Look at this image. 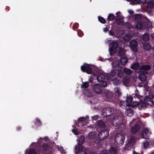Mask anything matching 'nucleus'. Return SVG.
Wrapping results in <instances>:
<instances>
[{"label": "nucleus", "instance_id": "1", "mask_svg": "<svg viewBox=\"0 0 154 154\" xmlns=\"http://www.w3.org/2000/svg\"><path fill=\"white\" fill-rule=\"evenodd\" d=\"M134 96L135 97L139 99L140 101H139L140 102L134 101L133 103H135L134 106H138L140 110H142L144 108L146 107L147 106L149 105L148 103L145 102V101L140 100V98L141 97L140 95L136 94ZM132 105V106H134V105Z\"/></svg>", "mask_w": 154, "mask_h": 154}, {"label": "nucleus", "instance_id": "2", "mask_svg": "<svg viewBox=\"0 0 154 154\" xmlns=\"http://www.w3.org/2000/svg\"><path fill=\"white\" fill-rule=\"evenodd\" d=\"M119 45V43L117 42L114 41L109 44V50L111 56L114 55L116 53Z\"/></svg>", "mask_w": 154, "mask_h": 154}, {"label": "nucleus", "instance_id": "3", "mask_svg": "<svg viewBox=\"0 0 154 154\" xmlns=\"http://www.w3.org/2000/svg\"><path fill=\"white\" fill-rule=\"evenodd\" d=\"M107 79L108 77L103 73L99 74L97 77L98 81L100 82V84L104 87H106L107 85Z\"/></svg>", "mask_w": 154, "mask_h": 154}, {"label": "nucleus", "instance_id": "4", "mask_svg": "<svg viewBox=\"0 0 154 154\" xmlns=\"http://www.w3.org/2000/svg\"><path fill=\"white\" fill-rule=\"evenodd\" d=\"M117 119H116L114 118L112 121V124L114 126H118L120 123L123 122L125 119V117L122 112H121L117 116Z\"/></svg>", "mask_w": 154, "mask_h": 154}, {"label": "nucleus", "instance_id": "5", "mask_svg": "<svg viewBox=\"0 0 154 154\" xmlns=\"http://www.w3.org/2000/svg\"><path fill=\"white\" fill-rule=\"evenodd\" d=\"M125 136L121 134H117L115 138V142L117 145L122 146L124 143Z\"/></svg>", "mask_w": 154, "mask_h": 154}, {"label": "nucleus", "instance_id": "6", "mask_svg": "<svg viewBox=\"0 0 154 154\" xmlns=\"http://www.w3.org/2000/svg\"><path fill=\"white\" fill-rule=\"evenodd\" d=\"M109 131L108 129H105L100 132L98 135V139L100 140L106 139L109 136Z\"/></svg>", "mask_w": 154, "mask_h": 154}, {"label": "nucleus", "instance_id": "7", "mask_svg": "<svg viewBox=\"0 0 154 154\" xmlns=\"http://www.w3.org/2000/svg\"><path fill=\"white\" fill-rule=\"evenodd\" d=\"M81 70L83 72H86L88 74H91L93 72L92 68L89 65L85 63L81 67Z\"/></svg>", "mask_w": 154, "mask_h": 154}, {"label": "nucleus", "instance_id": "8", "mask_svg": "<svg viewBox=\"0 0 154 154\" xmlns=\"http://www.w3.org/2000/svg\"><path fill=\"white\" fill-rule=\"evenodd\" d=\"M49 147L50 146L47 143H43L42 146L38 149L37 152L39 154H45Z\"/></svg>", "mask_w": 154, "mask_h": 154}, {"label": "nucleus", "instance_id": "9", "mask_svg": "<svg viewBox=\"0 0 154 154\" xmlns=\"http://www.w3.org/2000/svg\"><path fill=\"white\" fill-rule=\"evenodd\" d=\"M134 39L131 41L130 42V47L133 52L136 53L138 51V50L137 48V42L134 40L135 39Z\"/></svg>", "mask_w": 154, "mask_h": 154}, {"label": "nucleus", "instance_id": "10", "mask_svg": "<svg viewBox=\"0 0 154 154\" xmlns=\"http://www.w3.org/2000/svg\"><path fill=\"white\" fill-rule=\"evenodd\" d=\"M114 110L113 108L109 107H106L104 111H103L102 115L104 117H108L113 114Z\"/></svg>", "mask_w": 154, "mask_h": 154}, {"label": "nucleus", "instance_id": "11", "mask_svg": "<svg viewBox=\"0 0 154 154\" xmlns=\"http://www.w3.org/2000/svg\"><path fill=\"white\" fill-rule=\"evenodd\" d=\"M102 86L101 84H96L93 86V90L96 93L100 94L103 91Z\"/></svg>", "mask_w": 154, "mask_h": 154}, {"label": "nucleus", "instance_id": "12", "mask_svg": "<svg viewBox=\"0 0 154 154\" xmlns=\"http://www.w3.org/2000/svg\"><path fill=\"white\" fill-rule=\"evenodd\" d=\"M83 147L81 146H79V147L75 146V154H87L86 151L83 149Z\"/></svg>", "mask_w": 154, "mask_h": 154}, {"label": "nucleus", "instance_id": "13", "mask_svg": "<svg viewBox=\"0 0 154 154\" xmlns=\"http://www.w3.org/2000/svg\"><path fill=\"white\" fill-rule=\"evenodd\" d=\"M140 126L138 124H136L131 129V132L132 133L135 134L137 132L140 130Z\"/></svg>", "mask_w": 154, "mask_h": 154}, {"label": "nucleus", "instance_id": "14", "mask_svg": "<svg viewBox=\"0 0 154 154\" xmlns=\"http://www.w3.org/2000/svg\"><path fill=\"white\" fill-rule=\"evenodd\" d=\"M115 20L118 25L123 26L124 24V21L123 18L120 15L116 16Z\"/></svg>", "mask_w": 154, "mask_h": 154}, {"label": "nucleus", "instance_id": "15", "mask_svg": "<svg viewBox=\"0 0 154 154\" xmlns=\"http://www.w3.org/2000/svg\"><path fill=\"white\" fill-rule=\"evenodd\" d=\"M149 131L147 128H144L142 131L141 133V137L142 138L147 139L149 137L148 135L149 133Z\"/></svg>", "mask_w": 154, "mask_h": 154}, {"label": "nucleus", "instance_id": "16", "mask_svg": "<svg viewBox=\"0 0 154 154\" xmlns=\"http://www.w3.org/2000/svg\"><path fill=\"white\" fill-rule=\"evenodd\" d=\"M85 140V137L83 135L80 136L79 138L78 143L75 146H77L78 147H79L80 146H83L82 144L83 143Z\"/></svg>", "mask_w": 154, "mask_h": 154}, {"label": "nucleus", "instance_id": "17", "mask_svg": "<svg viewBox=\"0 0 154 154\" xmlns=\"http://www.w3.org/2000/svg\"><path fill=\"white\" fill-rule=\"evenodd\" d=\"M146 23L141 21L137 23L135 28L137 29H142L144 28L146 26Z\"/></svg>", "mask_w": 154, "mask_h": 154}, {"label": "nucleus", "instance_id": "18", "mask_svg": "<svg viewBox=\"0 0 154 154\" xmlns=\"http://www.w3.org/2000/svg\"><path fill=\"white\" fill-rule=\"evenodd\" d=\"M128 59L125 56L121 57L120 59V62L123 66L126 65L128 63Z\"/></svg>", "mask_w": 154, "mask_h": 154}, {"label": "nucleus", "instance_id": "19", "mask_svg": "<svg viewBox=\"0 0 154 154\" xmlns=\"http://www.w3.org/2000/svg\"><path fill=\"white\" fill-rule=\"evenodd\" d=\"M126 125L125 123H122L120 124V125L119 126L118 129V130L119 131L123 133L125 131L126 129Z\"/></svg>", "mask_w": 154, "mask_h": 154}, {"label": "nucleus", "instance_id": "20", "mask_svg": "<svg viewBox=\"0 0 154 154\" xmlns=\"http://www.w3.org/2000/svg\"><path fill=\"white\" fill-rule=\"evenodd\" d=\"M98 125L100 128H102L106 127V124L104 121L103 120H100L98 122Z\"/></svg>", "mask_w": 154, "mask_h": 154}, {"label": "nucleus", "instance_id": "21", "mask_svg": "<svg viewBox=\"0 0 154 154\" xmlns=\"http://www.w3.org/2000/svg\"><path fill=\"white\" fill-rule=\"evenodd\" d=\"M154 98V96L153 95H150L149 96H146L145 97V98L143 99V101H145V102H147V101L149 102H152L153 101V99Z\"/></svg>", "mask_w": 154, "mask_h": 154}, {"label": "nucleus", "instance_id": "22", "mask_svg": "<svg viewBox=\"0 0 154 154\" xmlns=\"http://www.w3.org/2000/svg\"><path fill=\"white\" fill-rule=\"evenodd\" d=\"M140 65L138 63L136 62L134 63L131 66V68L133 69L137 70L138 69Z\"/></svg>", "mask_w": 154, "mask_h": 154}, {"label": "nucleus", "instance_id": "23", "mask_svg": "<svg viewBox=\"0 0 154 154\" xmlns=\"http://www.w3.org/2000/svg\"><path fill=\"white\" fill-rule=\"evenodd\" d=\"M140 68L142 70L148 71L151 69V67L149 65H143L141 66L140 67Z\"/></svg>", "mask_w": 154, "mask_h": 154}, {"label": "nucleus", "instance_id": "24", "mask_svg": "<svg viewBox=\"0 0 154 154\" xmlns=\"http://www.w3.org/2000/svg\"><path fill=\"white\" fill-rule=\"evenodd\" d=\"M86 120V119L84 117H81L78 120V122L79 123V124L81 125L82 124V126L84 125L82 123H84Z\"/></svg>", "mask_w": 154, "mask_h": 154}, {"label": "nucleus", "instance_id": "25", "mask_svg": "<svg viewBox=\"0 0 154 154\" xmlns=\"http://www.w3.org/2000/svg\"><path fill=\"white\" fill-rule=\"evenodd\" d=\"M134 19L137 23L140 22L142 19L141 16L138 14H136L134 15Z\"/></svg>", "mask_w": 154, "mask_h": 154}, {"label": "nucleus", "instance_id": "26", "mask_svg": "<svg viewBox=\"0 0 154 154\" xmlns=\"http://www.w3.org/2000/svg\"><path fill=\"white\" fill-rule=\"evenodd\" d=\"M143 46L144 48L147 50H149L151 48V46L150 44L147 42L144 43L143 44Z\"/></svg>", "mask_w": 154, "mask_h": 154}, {"label": "nucleus", "instance_id": "27", "mask_svg": "<svg viewBox=\"0 0 154 154\" xmlns=\"http://www.w3.org/2000/svg\"><path fill=\"white\" fill-rule=\"evenodd\" d=\"M119 56H123L125 55V52L123 48L122 47H120L119 48Z\"/></svg>", "mask_w": 154, "mask_h": 154}, {"label": "nucleus", "instance_id": "28", "mask_svg": "<svg viewBox=\"0 0 154 154\" xmlns=\"http://www.w3.org/2000/svg\"><path fill=\"white\" fill-rule=\"evenodd\" d=\"M108 153L109 154H116V149L115 147H111L108 151Z\"/></svg>", "mask_w": 154, "mask_h": 154}, {"label": "nucleus", "instance_id": "29", "mask_svg": "<svg viewBox=\"0 0 154 154\" xmlns=\"http://www.w3.org/2000/svg\"><path fill=\"white\" fill-rule=\"evenodd\" d=\"M115 17L113 14H110L108 15L107 20L109 21H112L114 20L115 18Z\"/></svg>", "mask_w": 154, "mask_h": 154}, {"label": "nucleus", "instance_id": "30", "mask_svg": "<svg viewBox=\"0 0 154 154\" xmlns=\"http://www.w3.org/2000/svg\"><path fill=\"white\" fill-rule=\"evenodd\" d=\"M154 6V2L152 1H150L148 2L147 7L149 8H152Z\"/></svg>", "mask_w": 154, "mask_h": 154}, {"label": "nucleus", "instance_id": "31", "mask_svg": "<svg viewBox=\"0 0 154 154\" xmlns=\"http://www.w3.org/2000/svg\"><path fill=\"white\" fill-rule=\"evenodd\" d=\"M123 72L128 75H130L132 73V71L130 69L126 68L124 69Z\"/></svg>", "mask_w": 154, "mask_h": 154}, {"label": "nucleus", "instance_id": "32", "mask_svg": "<svg viewBox=\"0 0 154 154\" xmlns=\"http://www.w3.org/2000/svg\"><path fill=\"white\" fill-rule=\"evenodd\" d=\"M89 86V83L88 82H86L83 83L81 85V87L82 88H88Z\"/></svg>", "mask_w": 154, "mask_h": 154}, {"label": "nucleus", "instance_id": "33", "mask_svg": "<svg viewBox=\"0 0 154 154\" xmlns=\"http://www.w3.org/2000/svg\"><path fill=\"white\" fill-rule=\"evenodd\" d=\"M115 69L116 70L119 71L123 69L122 67V66L120 64H119V63H118L116 66H115Z\"/></svg>", "mask_w": 154, "mask_h": 154}, {"label": "nucleus", "instance_id": "34", "mask_svg": "<svg viewBox=\"0 0 154 154\" xmlns=\"http://www.w3.org/2000/svg\"><path fill=\"white\" fill-rule=\"evenodd\" d=\"M98 19L99 21L101 23L103 24H105L106 22V21L105 19L101 16H98Z\"/></svg>", "mask_w": 154, "mask_h": 154}, {"label": "nucleus", "instance_id": "35", "mask_svg": "<svg viewBox=\"0 0 154 154\" xmlns=\"http://www.w3.org/2000/svg\"><path fill=\"white\" fill-rule=\"evenodd\" d=\"M134 113V110L132 109H130L127 111V115H129V116H132Z\"/></svg>", "mask_w": 154, "mask_h": 154}, {"label": "nucleus", "instance_id": "36", "mask_svg": "<svg viewBox=\"0 0 154 154\" xmlns=\"http://www.w3.org/2000/svg\"><path fill=\"white\" fill-rule=\"evenodd\" d=\"M28 154H36V150L34 148H32L29 149Z\"/></svg>", "mask_w": 154, "mask_h": 154}, {"label": "nucleus", "instance_id": "37", "mask_svg": "<svg viewBox=\"0 0 154 154\" xmlns=\"http://www.w3.org/2000/svg\"><path fill=\"white\" fill-rule=\"evenodd\" d=\"M133 98L132 97H127L126 102L127 103H133Z\"/></svg>", "mask_w": 154, "mask_h": 154}, {"label": "nucleus", "instance_id": "38", "mask_svg": "<svg viewBox=\"0 0 154 154\" xmlns=\"http://www.w3.org/2000/svg\"><path fill=\"white\" fill-rule=\"evenodd\" d=\"M125 26L127 29H131L132 28V26L131 24L128 22H126L125 24Z\"/></svg>", "mask_w": 154, "mask_h": 154}, {"label": "nucleus", "instance_id": "39", "mask_svg": "<svg viewBox=\"0 0 154 154\" xmlns=\"http://www.w3.org/2000/svg\"><path fill=\"white\" fill-rule=\"evenodd\" d=\"M124 72L123 70L122 69L119 71L118 73V76L120 77H122L124 75Z\"/></svg>", "mask_w": 154, "mask_h": 154}, {"label": "nucleus", "instance_id": "40", "mask_svg": "<svg viewBox=\"0 0 154 154\" xmlns=\"http://www.w3.org/2000/svg\"><path fill=\"white\" fill-rule=\"evenodd\" d=\"M114 91L116 93H117L118 96H120L121 94V93L120 92V91L119 88L116 87L114 89Z\"/></svg>", "mask_w": 154, "mask_h": 154}, {"label": "nucleus", "instance_id": "41", "mask_svg": "<svg viewBox=\"0 0 154 154\" xmlns=\"http://www.w3.org/2000/svg\"><path fill=\"white\" fill-rule=\"evenodd\" d=\"M130 79L128 78H125L123 80V83L124 84H128L129 82Z\"/></svg>", "mask_w": 154, "mask_h": 154}, {"label": "nucleus", "instance_id": "42", "mask_svg": "<svg viewBox=\"0 0 154 154\" xmlns=\"http://www.w3.org/2000/svg\"><path fill=\"white\" fill-rule=\"evenodd\" d=\"M105 97L106 98H111L112 97V94L110 92H107L106 94Z\"/></svg>", "mask_w": 154, "mask_h": 154}, {"label": "nucleus", "instance_id": "43", "mask_svg": "<svg viewBox=\"0 0 154 154\" xmlns=\"http://www.w3.org/2000/svg\"><path fill=\"white\" fill-rule=\"evenodd\" d=\"M116 73V70L114 69H113L111 70L110 72L109 73V75L111 76H114L115 75Z\"/></svg>", "mask_w": 154, "mask_h": 154}, {"label": "nucleus", "instance_id": "44", "mask_svg": "<svg viewBox=\"0 0 154 154\" xmlns=\"http://www.w3.org/2000/svg\"><path fill=\"white\" fill-rule=\"evenodd\" d=\"M77 34L80 37H81L84 35L83 32L80 29L78 30L77 31Z\"/></svg>", "mask_w": 154, "mask_h": 154}, {"label": "nucleus", "instance_id": "45", "mask_svg": "<svg viewBox=\"0 0 154 154\" xmlns=\"http://www.w3.org/2000/svg\"><path fill=\"white\" fill-rule=\"evenodd\" d=\"M79 24L78 23H74L72 26V29L74 30H75L79 26Z\"/></svg>", "mask_w": 154, "mask_h": 154}, {"label": "nucleus", "instance_id": "46", "mask_svg": "<svg viewBox=\"0 0 154 154\" xmlns=\"http://www.w3.org/2000/svg\"><path fill=\"white\" fill-rule=\"evenodd\" d=\"M113 82L115 85H117L119 82V80L117 78H114L113 80Z\"/></svg>", "mask_w": 154, "mask_h": 154}, {"label": "nucleus", "instance_id": "47", "mask_svg": "<svg viewBox=\"0 0 154 154\" xmlns=\"http://www.w3.org/2000/svg\"><path fill=\"white\" fill-rule=\"evenodd\" d=\"M133 1L132 2L133 5H135L139 4L141 0H133Z\"/></svg>", "mask_w": 154, "mask_h": 154}, {"label": "nucleus", "instance_id": "48", "mask_svg": "<svg viewBox=\"0 0 154 154\" xmlns=\"http://www.w3.org/2000/svg\"><path fill=\"white\" fill-rule=\"evenodd\" d=\"M142 38H149L148 34L147 33H144L143 36Z\"/></svg>", "mask_w": 154, "mask_h": 154}, {"label": "nucleus", "instance_id": "49", "mask_svg": "<svg viewBox=\"0 0 154 154\" xmlns=\"http://www.w3.org/2000/svg\"><path fill=\"white\" fill-rule=\"evenodd\" d=\"M149 143L148 141H146L145 142H144L143 143V146L144 148H146L149 145Z\"/></svg>", "mask_w": 154, "mask_h": 154}, {"label": "nucleus", "instance_id": "50", "mask_svg": "<svg viewBox=\"0 0 154 154\" xmlns=\"http://www.w3.org/2000/svg\"><path fill=\"white\" fill-rule=\"evenodd\" d=\"M108 151L106 150H103L100 152V154H108Z\"/></svg>", "mask_w": 154, "mask_h": 154}, {"label": "nucleus", "instance_id": "51", "mask_svg": "<svg viewBox=\"0 0 154 154\" xmlns=\"http://www.w3.org/2000/svg\"><path fill=\"white\" fill-rule=\"evenodd\" d=\"M36 124L38 126H39L41 125V123L40 120L38 119H36Z\"/></svg>", "mask_w": 154, "mask_h": 154}, {"label": "nucleus", "instance_id": "52", "mask_svg": "<svg viewBox=\"0 0 154 154\" xmlns=\"http://www.w3.org/2000/svg\"><path fill=\"white\" fill-rule=\"evenodd\" d=\"M72 132L75 135H77L78 134V131L76 129H73L72 130Z\"/></svg>", "mask_w": 154, "mask_h": 154}, {"label": "nucleus", "instance_id": "53", "mask_svg": "<svg viewBox=\"0 0 154 154\" xmlns=\"http://www.w3.org/2000/svg\"><path fill=\"white\" fill-rule=\"evenodd\" d=\"M142 75L144 76L145 75L144 74H140L138 76L139 79L141 81H144L145 80V79L141 78Z\"/></svg>", "mask_w": 154, "mask_h": 154}, {"label": "nucleus", "instance_id": "54", "mask_svg": "<svg viewBox=\"0 0 154 154\" xmlns=\"http://www.w3.org/2000/svg\"><path fill=\"white\" fill-rule=\"evenodd\" d=\"M99 118V116L98 115H96L92 117V119L93 120H96L97 119Z\"/></svg>", "mask_w": 154, "mask_h": 154}, {"label": "nucleus", "instance_id": "55", "mask_svg": "<svg viewBox=\"0 0 154 154\" xmlns=\"http://www.w3.org/2000/svg\"><path fill=\"white\" fill-rule=\"evenodd\" d=\"M109 34L110 35H114L113 32L111 30L109 31Z\"/></svg>", "mask_w": 154, "mask_h": 154}, {"label": "nucleus", "instance_id": "56", "mask_svg": "<svg viewBox=\"0 0 154 154\" xmlns=\"http://www.w3.org/2000/svg\"><path fill=\"white\" fill-rule=\"evenodd\" d=\"M103 31L105 32H106L108 31V29L107 27H106L103 28Z\"/></svg>", "mask_w": 154, "mask_h": 154}, {"label": "nucleus", "instance_id": "57", "mask_svg": "<svg viewBox=\"0 0 154 154\" xmlns=\"http://www.w3.org/2000/svg\"><path fill=\"white\" fill-rule=\"evenodd\" d=\"M129 13L131 14H132L134 13V11L132 10H129L128 11Z\"/></svg>", "mask_w": 154, "mask_h": 154}, {"label": "nucleus", "instance_id": "58", "mask_svg": "<svg viewBox=\"0 0 154 154\" xmlns=\"http://www.w3.org/2000/svg\"><path fill=\"white\" fill-rule=\"evenodd\" d=\"M120 12H119H119H117L116 13V15H117V16H118L119 15H120Z\"/></svg>", "mask_w": 154, "mask_h": 154}, {"label": "nucleus", "instance_id": "59", "mask_svg": "<svg viewBox=\"0 0 154 154\" xmlns=\"http://www.w3.org/2000/svg\"><path fill=\"white\" fill-rule=\"evenodd\" d=\"M89 80L90 82H91V83H92L93 82V79H89Z\"/></svg>", "mask_w": 154, "mask_h": 154}, {"label": "nucleus", "instance_id": "60", "mask_svg": "<svg viewBox=\"0 0 154 154\" xmlns=\"http://www.w3.org/2000/svg\"><path fill=\"white\" fill-rule=\"evenodd\" d=\"M143 40V41H149V39H142Z\"/></svg>", "mask_w": 154, "mask_h": 154}, {"label": "nucleus", "instance_id": "61", "mask_svg": "<svg viewBox=\"0 0 154 154\" xmlns=\"http://www.w3.org/2000/svg\"><path fill=\"white\" fill-rule=\"evenodd\" d=\"M89 154H97L96 153L93 152H90Z\"/></svg>", "mask_w": 154, "mask_h": 154}, {"label": "nucleus", "instance_id": "62", "mask_svg": "<svg viewBox=\"0 0 154 154\" xmlns=\"http://www.w3.org/2000/svg\"><path fill=\"white\" fill-rule=\"evenodd\" d=\"M151 37L152 38H154V32L151 35Z\"/></svg>", "mask_w": 154, "mask_h": 154}, {"label": "nucleus", "instance_id": "63", "mask_svg": "<svg viewBox=\"0 0 154 154\" xmlns=\"http://www.w3.org/2000/svg\"><path fill=\"white\" fill-rule=\"evenodd\" d=\"M133 154H139V153L137 152H136L135 151H134L133 153Z\"/></svg>", "mask_w": 154, "mask_h": 154}, {"label": "nucleus", "instance_id": "64", "mask_svg": "<svg viewBox=\"0 0 154 154\" xmlns=\"http://www.w3.org/2000/svg\"><path fill=\"white\" fill-rule=\"evenodd\" d=\"M21 128L20 127H18L17 128V130L19 131L20 130Z\"/></svg>", "mask_w": 154, "mask_h": 154}]
</instances>
